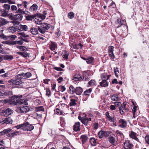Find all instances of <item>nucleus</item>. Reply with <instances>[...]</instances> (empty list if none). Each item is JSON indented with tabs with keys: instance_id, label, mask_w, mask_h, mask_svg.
<instances>
[{
	"instance_id": "1",
	"label": "nucleus",
	"mask_w": 149,
	"mask_h": 149,
	"mask_svg": "<svg viewBox=\"0 0 149 149\" xmlns=\"http://www.w3.org/2000/svg\"><path fill=\"white\" fill-rule=\"evenodd\" d=\"M13 85L18 86L17 87L19 88H20L23 86L22 81L15 78V79H12L9 80L6 86L8 88H12L13 87Z\"/></svg>"
},
{
	"instance_id": "2",
	"label": "nucleus",
	"mask_w": 149,
	"mask_h": 149,
	"mask_svg": "<svg viewBox=\"0 0 149 149\" xmlns=\"http://www.w3.org/2000/svg\"><path fill=\"white\" fill-rule=\"evenodd\" d=\"M22 97V95H14L9 97L10 100V105H15L19 104L21 102L20 100Z\"/></svg>"
},
{
	"instance_id": "3",
	"label": "nucleus",
	"mask_w": 149,
	"mask_h": 149,
	"mask_svg": "<svg viewBox=\"0 0 149 149\" xmlns=\"http://www.w3.org/2000/svg\"><path fill=\"white\" fill-rule=\"evenodd\" d=\"M128 105L127 104L126 102H124L123 104H121L119 108V111L120 113L122 115L128 111L129 109L128 108Z\"/></svg>"
},
{
	"instance_id": "4",
	"label": "nucleus",
	"mask_w": 149,
	"mask_h": 149,
	"mask_svg": "<svg viewBox=\"0 0 149 149\" xmlns=\"http://www.w3.org/2000/svg\"><path fill=\"white\" fill-rule=\"evenodd\" d=\"M31 76V73L29 72H28L26 73H22L21 74H18L16 76L15 78L22 81L21 79L23 78L25 79L28 78Z\"/></svg>"
},
{
	"instance_id": "5",
	"label": "nucleus",
	"mask_w": 149,
	"mask_h": 149,
	"mask_svg": "<svg viewBox=\"0 0 149 149\" xmlns=\"http://www.w3.org/2000/svg\"><path fill=\"white\" fill-rule=\"evenodd\" d=\"M13 95V92L11 91L6 90L5 91H3L2 92L0 91V97H9Z\"/></svg>"
},
{
	"instance_id": "6",
	"label": "nucleus",
	"mask_w": 149,
	"mask_h": 149,
	"mask_svg": "<svg viewBox=\"0 0 149 149\" xmlns=\"http://www.w3.org/2000/svg\"><path fill=\"white\" fill-rule=\"evenodd\" d=\"M13 122L11 118L10 117L2 119L0 123L2 125H7L12 124Z\"/></svg>"
},
{
	"instance_id": "7",
	"label": "nucleus",
	"mask_w": 149,
	"mask_h": 149,
	"mask_svg": "<svg viewBox=\"0 0 149 149\" xmlns=\"http://www.w3.org/2000/svg\"><path fill=\"white\" fill-rule=\"evenodd\" d=\"M24 124L26 125H24V131H31L34 129V126L30 124L28 122H24Z\"/></svg>"
},
{
	"instance_id": "8",
	"label": "nucleus",
	"mask_w": 149,
	"mask_h": 149,
	"mask_svg": "<svg viewBox=\"0 0 149 149\" xmlns=\"http://www.w3.org/2000/svg\"><path fill=\"white\" fill-rule=\"evenodd\" d=\"M118 126L122 128H125L127 126V122L123 119H120L118 121Z\"/></svg>"
},
{
	"instance_id": "9",
	"label": "nucleus",
	"mask_w": 149,
	"mask_h": 149,
	"mask_svg": "<svg viewBox=\"0 0 149 149\" xmlns=\"http://www.w3.org/2000/svg\"><path fill=\"white\" fill-rule=\"evenodd\" d=\"M133 146L132 144L129 140H126L124 143L123 147L124 149H131Z\"/></svg>"
},
{
	"instance_id": "10",
	"label": "nucleus",
	"mask_w": 149,
	"mask_h": 149,
	"mask_svg": "<svg viewBox=\"0 0 149 149\" xmlns=\"http://www.w3.org/2000/svg\"><path fill=\"white\" fill-rule=\"evenodd\" d=\"M30 109V107L27 106H24L19 107L18 109L19 112L21 113H26L28 112Z\"/></svg>"
},
{
	"instance_id": "11",
	"label": "nucleus",
	"mask_w": 149,
	"mask_h": 149,
	"mask_svg": "<svg viewBox=\"0 0 149 149\" xmlns=\"http://www.w3.org/2000/svg\"><path fill=\"white\" fill-rule=\"evenodd\" d=\"M17 31H27L28 29L27 26L26 25L18 24L17 25Z\"/></svg>"
},
{
	"instance_id": "12",
	"label": "nucleus",
	"mask_w": 149,
	"mask_h": 149,
	"mask_svg": "<svg viewBox=\"0 0 149 149\" xmlns=\"http://www.w3.org/2000/svg\"><path fill=\"white\" fill-rule=\"evenodd\" d=\"M80 123L79 122H77L75 123L74 125L73 126V129L75 131H77L80 130Z\"/></svg>"
},
{
	"instance_id": "13",
	"label": "nucleus",
	"mask_w": 149,
	"mask_h": 149,
	"mask_svg": "<svg viewBox=\"0 0 149 149\" xmlns=\"http://www.w3.org/2000/svg\"><path fill=\"white\" fill-rule=\"evenodd\" d=\"M19 131L14 132L11 133H8V134L7 135V136L11 138H13L15 136L19 135Z\"/></svg>"
},
{
	"instance_id": "14",
	"label": "nucleus",
	"mask_w": 149,
	"mask_h": 149,
	"mask_svg": "<svg viewBox=\"0 0 149 149\" xmlns=\"http://www.w3.org/2000/svg\"><path fill=\"white\" fill-rule=\"evenodd\" d=\"M83 91V89L80 87H77L75 88V93L78 95H81Z\"/></svg>"
},
{
	"instance_id": "15",
	"label": "nucleus",
	"mask_w": 149,
	"mask_h": 149,
	"mask_svg": "<svg viewBox=\"0 0 149 149\" xmlns=\"http://www.w3.org/2000/svg\"><path fill=\"white\" fill-rule=\"evenodd\" d=\"M108 120L110 121L111 122H114V118L113 117H111L110 116L109 113L107 111L106 112L105 114Z\"/></svg>"
},
{
	"instance_id": "16",
	"label": "nucleus",
	"mask_w": 149,
	"mask_h": 149,
	"mask_svg": "<svg viewBox=\"0 0 149 149\" xmlns=\"http://www.w3.org/2000/svg\"><path fill=\"white\" fill-rule=\"evenodd\" d=\"M41 27L42 29H44V30L46 31L48 30L50 27V24L47 23H42L40 24Z\"/></svg>"
},
{
	"instance_id": "17",
	"label": "nucleus",
	"mask_w": 149,
	"mask_h": 149,
	"mask_svg": "<svg viewBox=\"0 0 149 149\" xmlns=\"http://www.w3.org/2000/svg\"><path fill=\"white\" fill-rule=\"evenodd\" d=\"M12 131V129L10 128H8L7 129H5L3 131L0 132V136L3 135L4 134L7 135L8 133Z\"/></svg>"
},
{
	"instance_id": "18",
	"label": "nucleus",
	"mask_w": 149,
	"mask_h": 149,
	"mask_svg": "<svg viewBox=\"0 0 149 149\" xmlns=\"http://www.w3.org/2000/svg\"><path fill=\"white\" fill-rule=\"evenodd\" d=\"M124 21L121 19H118L117 20V21L116 22V25H117V28H118L119 27H120L121 26L123 25H124Z\"/></svg>"
},
{
	"instance_id": "19",
	"label": "nucleus",
	"mask_w": 149,
	"mask_h": 149,
	"mask_svg": "<svg viewBox=\"0 0 149 149\" xmlns=\"http://www.w3.org/2000/svg\"><path fill=\"white\" fill-rule=\"evenodd\" d=\"M81 122L85 126H88L87 127H90V125L89 124V123L90 122H88V120L87 119V118H84L82 120H81Z\"/></svg>"
},
{
	"instance_id": "20",
	"label": "nucleus",
	"mask_w": 149,
	"mask_h": 149,
	"mask_svg": "<svg viewBox=\"0 0 149 149\" xmlns=\"http://www.w3.org/2000/svg\"><path fill=\"white\" fill-rule=\"evenodd\" d=\"M38 7L36 4H33L30 8L29 10L31 12L36 10L38 9Z\"/></svg>"
},
{
	"instance_id": "21",
	"label": "nucleus",
	"mask_w": 149,
	"mask_h": 149,
	"mask_svg": "<svg viewBox=\"0 0 149 149\" xmlns=\"http://www.w3.org/2000/svg\"><path fill=\"white\" fill-rule=\"evenodd\" d=\"M69 88L68 92L69 93L74 94L75 93V88L72 85H70Z\"/></svg>"
},
{
	"instance_id": "22",
	"label": "nucleus",
	"mask_w": 149,
	"mask_h": 149,
	"mask_svg": "<svg viewBox=\"0 0 149 149\" xmlns=\"http://www.w3.org/2000/svg\"><path fill=\"white\" fill-rule=\"evenodd\" d=\"M80 138L81 140L82 144H83L87 141L88 138L86 135H82L81 136Z\"/></svg>"
},
{
	"instance_id": "23",
	"label": "nucleus",
	"mask_w": 149,
	"mask_h": 149,
	"mask_svg": "<svg viewBox=\"0 0 149 149\" xmlns=\"http://www.w3.org/2000/svg\"><path fill=\"white\" fill-rule=\"evenodd\" d=\"M30 31L32 34L34 35H37L38 33V29L34 27H32Z\"/></svg>"
},
{
	"instance_id": "24",
	"label": "nucleus",
	"mask_w": 149,
	"mask_h": 149,
	"mask_svg": "<svg viewBox=\"0 0 149 149\" xmlns=\"http://www.w3.org/2000/svg\"><path fill=\"white\" fill-rule=\"evenodd\" d=\"M106 79L102 80V81L100 83V85L102 87H105L107 86L108 85V84Z\"/></svg>"
},
{
	"instance_id": "25",
	"label": "nucleus",
	"mask_w": 149,
	"mask_h": 149,
	"mask_svg": "<svg viewBox=\"0 0 149 149\" xmlns=\"http://www.w3.org/2000/svg\"><path fill=\"white\" fill-rule=\"evenodd\" d=\"M17 29V25L15 27L12 26L8 28L9 31L13 33L15 32Z\"/></svg>"
},
{
	"instance_id": "26",
	"label": "nucleus",
	"mask_w": 149,
	"mask_h": 149,
	"mask_svg": "<svg viewBox=\"0 0 149 149\" xmlns=\"http://www.w3.org/2000/svg\"><path fill=\"white\" fill-rule=\"evenodd\" d=\"M69 54V53L68 52L65 50H64L62 52V55L63 57V58L65 59H68Z\"/></svg>"
},
{
	"instance_id": "27",
	"label": "nucleus",
	"mask_w": 149,
	"mask_h": 149,
	"mask_svg": "<svg viewBox=\"0 0 149 149\" xmlns=\"http://www.w3.org/2000/svg\"><path fill=\"white\" fill-rule=\"evenodd\" d=\"M105 131L101 130L98 133V136L100 139H102L106 134Z\"/></svg>"
},
{
	"instance_id": "28",
	"label": "nucleus",
	"mask_w": 149,
	"mask_h": 149,
	"mask_svg": "<svg viewBox=\"0 0 149 149\" xmlns=\"http://www.w3.org/2000/svg\"><path fill=\"white\" fill-rule=\"evenodd\" d=\"M90 142L93 146H95L97 144L96 139L94 138H91L90 139Z\"/></svg>"
},
{
	"instance_id": "29",
	"label": "nucleus",
	"mask_w": 149,
	"mask_h": 149,
	"mask_svg": "<svg viewBox=\"0 0 149 149\" xmlns=\"http://www.w3.org/2000/svg\"><path fill=\"white\" fill-rule=\"evenodd\" d=\"M87 63L88 64H92L94 63V60L93 57H92L87 58L86 61Z\"/></svg>"
},
{
	"instance_id": "30",
	"label": "nucleus",
	"mask_w": 149,
	"mask_h": 149,
	"mask_svg": "<svg viewBox=\"0 0 149 149\" xmlns=\"http://www.w3.org/2000/svg\"><path fill=\"white\" fill-rule=\"evenodd\" d=\"M1 11L0 12L1 13V16L3 17H6L7 16L8 11L5 9H1Z\"/></svg>"
},
{
	"instance_id": "31",
	"label": "nucleus",
	"mask_w": 149,
	"mask_h": 149,
	"mask_svg": "<svg viewBox=\"0 0 149 149\" xmlns=\"http://www.w3.org/2000/svg\"><path fill=\"white\" fill-rule=\"evenodd\" d=\"M36 17V15L34 14L32 15H28L26 17V19L27 20L30 21L33 19L34 18Z\"/></svg>"
},
{
	"instance_id": "32",
	"label": "nucleus",
	"mask_w": 149,
	"mask_h": 149,
	"mask_svg": "<svg viewBox=\"0 0 149 149\" xmlns=\"http://www.w3.org/2000/svg\"><path fill=\"white\" fill-rule=\"evenodd\" d=\"M56 45H57L56 42H52L51 45L50 46V49L52 50H55L56 47Z\"/></svg>"
},
{
	"instance_id": "33",
	"label": "nucleus",
	"mask_w": 149,
	"mask_h": 149,
	"mask_svg": "<svg viewBox=\"0 0 149 149\" xmlns=\"http://www.w3.org/2000/svg\"><path fill=\"white\" fill-rule=\"evenodd\" d=\"M111 99L113 101H117L119 99L117 94H114L111 97Z\"/></svg>"
},
{
	"instance_id": "34",
	"label": "nucleus",
	"mask_w": 149,
	"mask_h": 149,
	"mask_svg": "<svg viewBox=\"0 0 149 149\" xmlns=\"http://www.w3.org/2000/svg\"><path fill=\"white\" fill-rule=\"evenodd\" d=\"M83 73H87V74L88 75L87 73V72L86 71H83ZM82 80L84 81H87L89 80V78L86 75L84 74H83V78H82Z\"/></svg>"
},
{
	"instance_id": "35",
	"label": "nucleus",
	"mask_w": 149,
	"mask_h": 149,
	"mask_svg": "<svg viewBox=\"0 0 149 149\" xmlns=\"http://www.w3.org/2000/svg\"><path fill=\"white\" fill-rule=\"evenodd\" d=\"M4 113H6V114L9 115L13 113V111L10 109L8 108L5 111Z\"/></svg>"
},
{
	"instance_id": "36",
	"label": "nucleus",
	"mask_w": 149,
	"mask_h": 149,
	"mask_svg": "<svg viewBox=\"0 0 149 149\" xmlns=\"http://www.w3.org/2000/svg\"><path fill=\"white\" fill-rule=\"evenodd\" d=\"M88 86L89 87L92 86L96 85V81L93 80H91L88 82Z\"/></svg>"
},
{
	"instance_id": "37",
	"label": "nucleus",
	"mask_w": 149,
	"mask_h": 149,
	"mask_svg": "<svg viewBox=\"0 0 149 149\" xmlns=\"http://www.w3.org/2000/svg\"><path fill=\"white\" fill-rule=\"evenodd\" d=\"M26 125V124H24V122L23 123L16 126L15 127H16L17 129L22 128V129L24 130V125Z\"/></svg>"
},
{
	"instance_id": "38",
	"label": "nucleus",
	"mask_w": 149,
	"mask_h": 149,
	"mask_svg": "<svg viewBox=\"0 0 149 149\" xmlns=\"http://www.w3.org/2000/svg\"><path fill=\"white\" fill-rule=\"evenodd\" d=\"M36 110L35 111L36 112H38L39 111H44V109L42 106H39L35 108Z\"/></svg>"
},
{
	"instance_id": "39",
	"label": "nucleus",
	"mask_w": 149,
	"mask_h": 149,
	"mask_svg": "<svg viewBox=\"0 0 149 149\" xmlns=\"http://www.w3.org/2000/svg\"><path fill=\"white\" fill-rule=\"evenodd\" d=\"M76 100L73 99H72L70 100V103L69 104V106H75L76 104Z\"/></svg>"
},
{
	"instance_id": "40",
	"label": "nucleus",
	"mask_w": 149,
	"mask_h": 149,
	"mask_svg": "<svg viewBox=\"0 0 149 149\" xmlns=\"http://www.w3.org/2000/svg\"><path fill=\"white\" fill-rule=\"evenodd\" d=\"M36 14V15L37 18H40L41 20L44 19L45 18V17L43 16L42 14L37 13Z\"/></svg>"
},
{
	"instance_id": "41",
	"label": "nucleus",
	"mask_w": 149,
	"mask_h": 149,
	"mask_svg": "<svg viewBox=\"0 0 149 149\" xmlns=\"http://www.w3.org/2000/svg\"><path fill=\"white\" fill-rule=\"evenodd\" d=\"M35 23L38 25H40L42 23V20L40 19L39 18L37 17L35 19Z\"/></svg>"
},
{
	"instance_id": "42",
	"label": "nucleus",
	"mask_w": 149,
	"mask_h": 149,
	"mask_svg": "<svg viewBox=\"0 0 149 149\" xmlns=\"http://www.w3.org/2000/svg\"><path fill=\"white\" fill-rule=\"evenodd\" d=\"M92 91V88H89L88 89H87L86 91H84V93L85 95H89L90 93H91Z\"/></svg>"
},
{
	"instance_id": "43",
	"label": "nucleus",
	"mask_w": 149,
	"mask_h": 149,
	"mask_svg": "<svg viewBox=\"0 0 149 149\" xmlns=\"http://www.w3.org/2000/svg\"><path fill=\"white\" fill-rule=\"evenodd\" d=\"M23 17L22 14H18L16 15L15 16V18L16 19L21 20Z\"/></svg>"
},
{
	"instance_id": "44",
	"label": "nucleus",
	"mask_w": 149,
	"mask_h": 149,
	"mask_svg": "<svg viewBox=\"0 0 149 149\" xmlns=\"http://www.w3.org/2000/svg\"><path fill=\"white\" fill-rule=\"evenodd\" d=\"M74 13L72 12H70L68 14V17L70 19H73L74 17Z\"/></svg>"
},
{
	"instance_id": "45",
	"label": "nucleus",
	"mask_w": 149,
	"mask_h": 149,
	"mask_svg": "<svg viewBox=\"0 0 149 149\" xmlns=\"http://www.w3.org/2000/svg\"><path fill=\"white\" fill-rule=\"evenodd\" d=\"M5 10H7L8 11L9 10L10 8V5L8 4H5L3 6Z\"/></svg>"
},
{
	"instance_id": "46",
	"label": "nucleus",
	"mask_w": 149,
	"mask_h": 149,
	"mask_svg": "<svg viewBox=\"0 0 149 149\" xmlns=\"http://www.w3.org/2000/svg\"><path fill=\"white\" fill-rule=\"evenodd\" d=\"M3 58L4 60H12L13 58V56L12 55H6L4 56Z\"/></svg>"
},
{
	"instance_id": "47",
	"label": "nucleus",
	"mask_w": 149,
	"mask_h": 149,
	"mask_svg": "<svg viewBox=\"0 0 149 149\" xmlns=\"http://www.w3.org/2000/svg\"><path fill=\"white\" fill-rule=\"evenodd\" d=\"M14 41V43L15 45L16 44H18L19 45H22L23 43V41L21 39V38L20 40L15 41Z\"/></svg>"
},
{
	"instance_id": "48",
	"label": "nucleus",
	"mask_w": 149,
	"mask_h": 149,
	"mask_svg": "<svg viewBox=\"0 0 149 149\" xmlns=\"http://www.w3.org/2000/svg\"><path fill=\"white\" fill-rule=\"evenodd\" d=\"M18 35L21 36L24 38H27L29 37V36L28 35H26L25 33L24 32L19 33Z\"/></svg>"
},
{
	"instance_id": "49",
	"label": "nucleus",
	"mask_w": 149,
	"mask_h": 149,
	"mask_svg": "<svg viewBox=\"0 0 149 149\" xmlns=\"http://www.w3.org/2000/svg\"><path fill=\"white\" fill-rule=\"evenodd\" d=\"M113 51L114 47L112 46H109L108 47V53H111V52H113Z\"/></svg>"
},
{
	"instance_id": "50",
	"label": "nucleus",
	"mask_w": 149,
	"mask_h": 149,
	"mask_svg": "<svg viewBox=\"0 0 149 149\" xmlns=\"http://www.w3.org/2000/svg\"><path fill=\"white\" fill-rule=\"evenodd\" d=\"M73 79L75 81H81L82 79V77L81 76L74 77Z\"/></svg>"
},
{
	"instance_id": "51",
	"label": "nucleus",
	"mask_w": 149,
	"mask_h": 149,
	"mask_svg": "<svg viewBox=\"0 0 149 149\" xmlns=\"http://www.w3.org/2000/svg\"><path fill=\"white\" fill-rule=\"evenodd\" d=\"M54 111L58 115H61L62 114V112L60 111V110L58 108L56 109Z\"/></svg>"
},
{
	"instance_id": "52",
	"label": "nucleus",
	"mask_w": 149,
	"mask_h": 149,
	"mask_svg": "<svg viewBox=\"0 0 149 149\" xmlns=\"http://www.w3.org/2000/svg\"><path fill=\"white\" fill-rule=\"evenodd\" d=\"M114 71L115 75L116 77H118V75L117 73V72L119 73L118 69L117 67L114 68Z\"/></svg>"
},
{
	"instance_id": "53",
	"label": "nucleus",
	"mask_w": 149,
	"mask_h": 149,
	"mask_svg": "<svg viewBox=\"0 0 149 149\" xmlns=\"http://www.w3.org/2000/svg\"><path fill=\"white\" fill-rule=\"evenodd\" d=\"M136 133L133 132L132 131L131 134H130V136L131 138L134 139L136 136Z\"/></svg>"
},
{
	"instance_id": "54",
	"label": "nucleus",
	"mask_w": 149,
	"mask_h": 149,
	"mask_svg": "<svg viewBox=\"0 0 149 149\" xmlns=\"http://www.w3.org/2000/svg\"><path fill=\"white\" fill-rule=\"evenodd\" d=\"M20 101H21V102L19 103V104H24L26 105L28 104V103L25 100L20 99Z\"/></svg>"
},
{
	"instance_id": "55",
	"label": "nucleus",
	"mask_w": 149,
	"mask_h": 149,
	"mask_svg": "<svg viewBox=\"0 0 149 149\" xmlns=\"http://www.w3.org/2000/svg\"><path fill=\"white\" fill-rule=\"evenodd\" d=\"M109 141L111 143H113L115 141V139L113 136H111L109 137Z\"/></svg>"
},
{
	"instance_id": "56",
	"label": "nucleus",
	"mask_w": 149,
	"mask_h": 149,
	"mask_svg": "<svg viewBox=\"0 0 149 149\" xmlns=\"http://www.w3.org/2000/svg\"><path fill=\"white\" fill-rule=\"evenodd\" d=\"M38 31H39V32L43 34L45 32V31H46L44 30V29H42V28H40V27L38 26Z\"/></svg>"
},
{
	"instance_id": "57",
	"label": "nucleus",
	"mask_w": 149,
	"mask_h": 149,
	"mask_svg": "<svg viewBox=\"0 0 149 149\" xmlns=\"http://www.w3.org/2000/svg\"><path fill=\"white\" fill-rule=\"evenodd\" d=\"M107 77V74L105 73H103L101 74V77L102 78V80H104V79H106Z\"/></svg>"
},
{
	"instance_id": "58",
	"label": "nucleus",
	"mask_w": 149,
	"mask_h": 149,
	"mask_svg": "<svg viewBox=\"0 0 149 149\" xmlns=\"http://www.w3.org/2000/svg\"><path fill=\"white\" fill-rule=\"evenodd\" d=\"M0 38L6 40L8 38V36H7L3 34H2L0 35Z\"/></svg>"
},
{
	"instance_id": "59",
	"label": "nucleus",
	"mask_w": 149,
	"mask_h": 149,
	"mask_svg": "<svg viewBox=\"0 0 149 149\" xmlns=\"http://www.w3.org/2000/svg\"><path fill=\"white\" fill-rule=\"evenodd\" d=\"M46 90V95L48 96L49 97L50 96L51 91L49 88H47Z\"/></svg>"
},
{
	"instance_id": "60",
	"label": "nucleus",
	"mask_w": 149,
	"mask_h": 149,
	"mask_svg": "<svg viewBox=\"0 0 149 149\" xmlns=\"http://www.w3.org/2000/svg\"><path fill=\"white\" fill-rule=\"evenodd\" d=\"M14 41H6L5 42L6 44H8L9 45H15L14 44Z\"/></svg>"
},
{
	"instance_id": "61",
	"label": "nucleus",
	"mask_w": 149,
	"mask_h": 149,
	"mask_svg": "<svg viewBox=\"0 0 149 149\" xmlns=\"http://www.w3.org/2000/svg\"><path fill=\"white\" fill-rule=\"evenodd\" d=\"M54 69L58 71H63L64 70L63 69L61 68L60 67H54Z\"/></svg>"
},
{
	"instance_id": "62",
	"label": "nucleus",
	"mask_w": 149,
	"mask_h": 149,
	"mask_svg": "<svg viewBox=\"0 0 149 149\" xmlns=\"http://www.w3.org/2000/svg\"><path fill=\"white\" fill-rule=\"evenodd\" d=\"M17 37V36L15 35H12L8 36V38H10L12 40H14Z\"/></svg>"
},
{
	"instance_id": "63",
	"label": "nucleus",
	"mask_w": 149,
	"mask_h": 149,
	"mask_svg": "<svg viewBox=\"0 0 149 149\" xmlns=\"http://www.w3.org/2000/svg\"><path fill=\"white\" fill-rule=\"evenodd\" d=\"M116 133L117 134V135L121 137L122 136H123V134L120 131H119L118 130H117L116 131Z\"/></svg>"
},
{
	"instance_id": "64",
	"label": "nucleus",
	"mask_w": 149,
	"mask_h": 149,
	"mask_svg": "<svg viewBox=\"0 0 149 149\" xmlns=\"http://www.w3.org/2000/svg\"><path fill=\"white\" fill-rule=\"evenodd\" d=\"M145 139L146 142L149 144V135H147L145 137Z\"/></svg>"
}]
</instances>
